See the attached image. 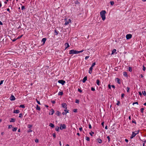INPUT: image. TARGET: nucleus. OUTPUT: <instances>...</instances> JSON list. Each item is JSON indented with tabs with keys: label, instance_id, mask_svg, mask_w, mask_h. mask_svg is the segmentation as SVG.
Here are the masks:
<instances>
[{
	"label": "nucleus",
	"instance_id": "f257e3e1",
	"mask_svg": "<svg viewBox=\"0 0 146 146\" xmlns=\"http://www.w3.org/2000/svg\"><path fill=\"white\" fill-rule=\"evenodd\" d=\"M106 13V12L105 10H102L100 12V16L103 21L105 20L106 19L105 14Z\"/></svg>",
	"mask_w": 146,
	"mask_h": 146
},
{
	"label": "nucleus",
	"instance_id": "f03ea898",
	"mask_svg": "<svg viewBox=\"0 0 146 146\" xmlns=\"http://www.w3.org/2000/svg\"><path fill=\"white\" fill-rule=\"evenodd\" d=\"M78 51L74 50H70L69 51L70 54H78Z\"/></svg>",
	"mask_w": 146,
	"mask_h": 146
},
{
	"label": "nucleus",
	"instance_id": "7ed1b4c3",
	"mask_svg": "<svg viewBox=\"0 0 146 146\" xmlns=\"http://www.w3.org/2000/svg\"><path fill=\"white\" fill-rule=\"evenodd\" d=\"M71 23V20L70 19H65V23L64 25H67L70 23Z\"/></svg>",
	"mask_w": 146,
	"mask_h": 146
},
{
	"label": "nucleus",
	"instance_id": "20e7f679",
	"mask_svg": "<svg viewBox=\"0 0 146 146\" xmlns=\"http://www.w3.org/2000/svg\"><path fill=\"white\" fill-rule=\"evenodd\" d=\"M138 133L139 131H138L133 132L131 137H135L137 134Z\"/></svg>",
	"mask_w": 146,
	"mask_h": 146
},
{
	"label": "nucleus",
	"instance_id": "39448f33",
	"mask_svg": "<svg viewBox=\"0 0 146 146\" xmlns=\"http://www.w3.org/2000/svg\"><path fill=\"white\" fill-rule=\"evenodd\" d=\"M66 128V126L64 124L62 125L60 124V129L61 130H62L63 129H64Z\"/></svg>",
	"mask_w": 146,
	"mask_h": 146
},
{
	"label": "nucleus",
	"instance_id": "423d86ee",
	"mask_svg": "<svg viewBox=\"0 0 146 146\" xmlns=\"http://www.w3.org/2000/svg\"><path fill=\"white\" fill-rule=\"evenodd\" d=\"M132 36V35L130 34L127 35L126 36L127 39H129L131 38Z\"/></svg>",
	"mask_w": 146,
	"mask_h": 146
},
{
	"label": "nucleus",
	"instance_id": "0eeeda50",
	"mask_svg": "<svg viewBox=\"0 0 146 146\" xmlns=\"http://www.w3.org/2000/svg\"><path fill=\"white\" fill-rule=\"evenodd\" d=\"M58 82L62 85H64L65 83V82L64 81L62 80H59L58 81Z\"/></svg>",
	"mask_w": 146,
	"mask_h": 146
},
{
	"label": "nucleus",
	"instance_id": "6e6552de",
	"mask_svg": "<svg viewBox=\"0 0 146 146\" xmlns=\"http://www.w3.org/2000/svg\"><path fill=\"white\" fill-rule=\"evenodd\" d=\"M10 100H11L13 101L15 100V98L13 95H11L10 97Z\"/></svg>",
	"mask_w": 146,
	"mask_h": 146
},
{
	"label": "nucleus",
	"instance_id": "1a4fd4ad",
	"mask_svg": "<svg viewBox=\"0 0 146 146\" xmlns=\"http://www.w3.org/2000/svg\"><path fill=\"white\" fill-rule=\"evenodd\" d=\"M62 107L63 108H65L66 109H67V107H66L67 105L65 103L62 104Z\"/></svg>",
	"mask_w": 146,
	"mask_h": 146
},
{
	"label": "nucleus",
	"instance_id": "9d476101",
	"mask_svg": "<svg viewBox=\"0 0 146 146\" xmlns=\"http://www.w3.org/2000/svg\"><path fill=\"white\" fill-rule=\"evenodd\" d=\"M46 38H43L41 40V42H43V44H44L46 40Z\"/></svg>",
	"mask_w": 146,
	"mask_h": 146
},
{
	"label": "nucleus",
	"instance_id": "9b49d317",
	"mask_svg": "<svg viewBox=\"0 0 146 146\" xmlns=\"http://www.w3.org/2000/svg\"><path fill=\"white\" fill-rule=\"evenodd\" d=\"M87 76L85 77L83 79V80H82L83 82V83H84L87 80Z\"/></svg>",
	"mask_w": 146,
	"mask_h": 146
},
{
	"label": "nucleus",
	"instance_id": "f8f14e48",
	"mask_svg": "<svg viewBox=\"0 0 146 146\" xmlns=\"http://www.w3.org/2000/svg\"><path fill=\"white\" fill-rule=\"evenodd\" d=\"M54 111L53 109H51L50 112L49 114H51V115H53V113H54Z\"/></svg>",
	"mask_w": 146,
	"mask_h": 146
},
{
	"label": "nucleus",
	"instance_id": "ddd939ff",
	"mask_svg": "<svg viewBox=\"0 0 146 146\" xmlns=\"http://www.w3.org/2000/svg\"><path fill=\"white\" fill-rule=\"evenodd\" d=\"M116 82L119 84H120V82L119 79L118 78H116L115 79Z\"/></svg>",
	"mask_w": 146,
	"mask_h": 146
},
{
	"label": "nucleus",
	"instance_id": "4468645a",
	"mask_svg": "<svg viewBox=\"0 0 146 146\" xmlns=\"http://www.w3.org/2000/svg\"><path fill=\"white\" fill-rule=\"evenodd\" d=\"M13 112L15 113H18L19 112V110H17L14 111Z\"/></svg>",
	"mask_w": 146,
	"mask_h": 146
},
{
	"label": "nucleus",
	"instance_id": "2eb2a0df",
	"mask_svg": "<svg viewBox=\"0 0 146 146\" xmlns=\"http://www.w3.org/2000/svg\"><path fill=\"white\" fill-rule=\"evenodd\" d=\"M97 141L98 142V143H102V140L99 138H98L97 139Z\"/></svg>",
	"mask_w": 146,
	"mask_h": 146
},
{
	"label": "nucleus",
	"instance_id": "dca6fc26",
	"mask_svg": "<svg viewBox=\"0 0 146 146\" xmlns=\"http://www.w3.org/2000/svg\"><path fill=\"white\" fill-rule=\"evenodd\" d=\"M116 50L115 49H114L112 51L111 54H113L116 51Z\"/></svg>",
	"mask_w": 146,
	"mask_h": 146
},
{
	"label": "nucleus",
	"instance_id": "f3484780",
	"mask_svg": "<svg viewBox=\"0 0 146 146\" xmlns=\"http://www.w3.org/2000/svg\"><path fill=\"white\" fill-rule=\"evenodd\" d=\"M36 109L38 110H40V107H39L37 105L36 106Z\"/></svg>",
	"mask_w": 146,
	"mask_h": 146
},
{
	"label": "nucleus",
	"instance_id": "a211bd4d",
	"mask_svg": "<svg viewBox=\"0 0 146 146\" xmlns=\"http://www.w3.org/2000/svg\"><path fill=\"white\" fill-rule=\"evenodd\" d=\"M49 126L52 127H54V125L52 123H50Z\"/></svg>",
	"mask_w": 146,
	"mask_h": 146
},
{
	"label": "nucleus",
	"instance_id": "6ab92c4d",
	"mask_svg": "<svg viewBox=\"0 0 146 146\" xmlns=\"http://www.w3.org/2000/svg\"><path fill=\"white\" fill-rule=\"evenodd\" d=\"M65 46H66V48L68 47L69 46V45L68 43H66L65 44Z\"/></svg>",
	"mask_w": 146,
	"mask_h": 146
},
{
	"label": "nucleus",
	"instance_id": "aec40b11",
	"mask_svg": "<svg viewBox=\"0 0 146 146\" xmlns=\"http://www.w3.org/2000/svg\"><path fill=\"white\" fill-rule=\"evenodd\" d=\"M123 75L124 76H127V73L126 72H123Z\"/></svg>",
	"mask_w": 146,
	"mask_h": 146
},
{
	"label": "nucleus",
	"instance_id": "412c9836",
	"mask_svg": "<svg viewBox=\"0 0 146 146\" xmlns=\"http://www.w3.org/2000/svg\"><path fill=\"white\" fill-rule=\"evenodd\" d=\"M63 94V93L62 92H58V95H62Z\"/></svg>",
	"mask_w": 146,
	"mask_h": 146
},
{
	"label": "nucleus",
	"instance_id": "4be33fe9",
	"mask_svg": "<svg viewBox=\"0 0 146 146\" xmlns=\"http://www.w3.org/2000/svg\"><path fill=\"white\" fill-rule=\"evenodd\" d=\"M19 107L20 108H25V106L24 105H23L21 104V105H20Z\"/></svg>",
	"mask_w": 146,
	"mask_h": 146
},
{
	"label": "nucleus",
	"instance_id": "5701e85b",
	"mask_svg": "<svg viewBox=\"0 0 146 146\" xmlns=\"http://www.w3.org/2000/svg\"><path fill=\"white\" fill-rule=\"evenodd\" d=\"M100 81L98 80H97L96 81V83L98 85H100Z\"/></svg>",
	"mask_w": 146,
	"mask_h": 146
},
{
	"label": "nucleus",
	"instance_id": "b1692460",
	"mask_svg": "<svg viewBox=\"0 0 146 146\" xmlns=\"http://www.w3.org/2000/svg\"><path fill=\"white\" fill-rule=\"evenodd\" d=\"M142 93L143 95L145 96L146 95V93L145 91H142Z\"/></svg>",
	"mask_w": 146,
	"mask_h": 146
},
{
	"label": "nucleus",
	"instance_id": "393cba45",
	"mask_svg": "<svg viewBox=\"0 0 146 146\" xmlns=\"http://www.w3.org/2000/svg\"><path fill=\"white\" fill-rule=\"evenodd\" d=\"M15 121V119L13 118H11L10 121L11 122H14Z\"/></svg>",
	"mask_w": 146,
	"mask_h": 146
},
{
	"label": "nucleus",
	"instance_id": "a878e982",
	"mask_svg": "<svg viewBox=\"0 0 146 146\" xmlns=\"http://www.w3.org/2000/svg\"><path fill=\"white\" fill-rule=\"evenodd\" d=\"M17 129V128L16 127H14L13 129H12V130L13 131H16Z\"/></svg>",
	"mask_w": 146,
	"mask_h": 146
},
{
	"label": "nucleus",
	"instance_id": "bb28decb",
	"mask_svg": "<svg viewBox=\"0 0 146 146\" xmlns=\"http://www.w3.org/2000/svg\"><path fill=\"white\" fill-rule=\"evenodd\" d=\"M32 127V126L31 125H28V128H31Z\"/></svg>",
	"mask_w": 146,
	"mask_h": 146
},
{
	"label": "nucleus",
	"instance_id": "cd10ccee",
	"mask_svg": "<svg viewBox=\"0 0 146 146\" xmlns=\"http://www.w3.org/2000/svg\"><path fill=\"white\" fill-rule=\"evenodd\" d=\"M128 70H129V71L130 72H131L132 71V68L131 67H129Z\"/></svg>",
	"mask_w": 146,
	"mask_h": 146
},
{
	"label": "nucleus",
	"instance_id": "c85d7f7f",
	"mask_svg": "<svg viewBox=\"0 0 146 146\" xmlns=\"http://www.w3.org/2000/svg\"><path fill=\"white\" fill-rule=\"evenodd\" d=\"M56 130L57 131H58L59 130V127H57L56 128Z\"/></svg>",
	"mask_w": 146,
	"mask_h": 146
},
{
	"label": "nucleus",
	"instance_id": "c756f323",
	"mask_svg": "<svg viewBox=\"0 0 146 146\" xmlns=\"http://www.w3.org/2000/svg\"><path fill=\"white\" fill-rule=\"evenodd\" d=\"M68 110H67V109H65L64 110V111L65 112H66V113H68Z\"/></svg>",
	"mask_w": 146,
	"mask_h": 146
},
{
	"label": "nucleus",
	"instance_id": "7c9ffc66",
	"mask_svg": "<svg viewBox=\"0 0 146 146\" xmlns=\"http://www.w3.org/2000/svg\"><path fill=\"white\" fill-rule=\"evenodd\" d=\"M35 142L36 143H38L39 142V140H38V139H36L35 140Z\"/></svg>",
	"mask_w": 146,
	"mask_h": 146
},
{
	"label": "nucleus",
	"instance_id": "2f4dec72",
	"mask_svg": "<svg viewBox=\"0 0 146 146\" xmlns=\"http://www.w3.org/2000/svg\"><path fill=\"white\" fill-rule=\"evenodd\" d=\"M94 133L93 132H91L90 133V135L92 136H93L92 135L94 134Z\"/></svg>",
	"mask_w": 146,
	"mask_h": 146
},
{
	"label": "nucleus",
	"instance_id": "473e14b6",
	"mask_svg": "<svg viewBox=\"0 0 146 146\" xmlns=\"http://www.w3.org/2000/svg\"><path fill=\"white\" fill-rule=\"evenodd\" d=\"M96 65V63L95 62H94L92 64V65L91 66V67H93L95 65Z\"/></svg>",
	"mask_w": 146,
	"mask_h": 146
},
{
	"label": "nucleus",
	"instance_id": "72a5a7b5",
	"mask_svg": "<svg viewBox=\"0 0 146 146\" xmlns=\"http://www.w3.org/2000/svg\"><path fill=\"white\" fill-rule=\"evenodd\" d=\"M144 110V109L143 108H141V112L142 113H143V112Z\"/></svg>",
	"mask_w": 146,
	"mask_h": 146
},
{
	"label": "nucleus",
	"instance_id": "f704fd0d",
	"mask_svg": "<svg viewBox=\"0 0 146 146\" xmlns=\"http://www.w3.org/2000/svg\"><path fill=\"white\" fill-rule=\"evenodd\" d=\"M36 101L37 103H38V104H39V105H40V102L38 101L37 100V99H36Z\"/></svg>",
	"mask_w": 146,
	"mask_h": 146
},
{
	"label": "nucleus",
	"instance_id": "c9c22d12",
	"mask_svg": "<svg viewBox=\"0 0 146 146\" xmlns=\"http://www.w3.org/2000/svg\"><path fill=\"white\" fill-rule=\"evenodd\" d=\"M127 92H129L130 88L129 87H127Z\"/></svg>",
	"mask_w": 146,
	"mask_h": 146
},
{
	"label": "nucleus",
	"instance_id": "e433bc0d",
	"mask_svg": "<svg viewBox=\"0 0 146 146\" xmlns=\"http://www.w3.org/2000/svg\"><path fill=\"white\" fill-rule=\"evenodd\" d=\"M79 100H76V102H76V103H78V104L79 103Z\"/></svg>",
	"mask_w": 146,
	"mask_h": 146
},
{
	"label": "nucleus",
	"instance_id": "4c0bfd02",
	"mask_svg": "<svg viewBox=\"0 0 146 146\" xmlns=\"http://www.w3.org/2000/svg\"><path fill=\"white\" fill-rule=\"evenodd\" d=\"M86 139L87 141H89L90 140V137H86Z\"/></svg>",
	"mask_w": 146,
	"mask_h": 146
},
{
	"label": "nucleus",
	"instance_id": "58836bf2",
	"mask_svg": "<svg viewBox=\"0 0 146 146\" xmlns=\"http://www.w3.org/2000/svg\"><path fill=\"white\" fill-rule=\"evenodd\" d=\"M110 3H111V5H112L114 4V2L113 1H111L110 2Z\"/></svg>",
	"mask_w": 146,
	"mask_h": 146
},
{
	"label": "nucleus",
	"instance_id": "ea45409f",
	"mask_svg": "<svg viewBox=\"0 0 146 146\" xmlns=\"http://www.w3.org/2000/svg\"><path fill=\"white\" fill-rule=\"evenodd\" d=\"M21 8V9L22 10H23L24 9H25V6H22Z\"/></svg>",
	"mask_w": 146,
	"mask_h": 146
},
{
	"label": "nucleus",
	"instance_id": "a19ab883",
	"mask_svg": "<svg viewBox=\"0 0 146 146\" xmlns=\"http://www.w3.org/2000/svg\"><path fill=\"white\" fill-rule=\"evenodd\" d=\"M84 51V50H81V51H78V53H80L82 52H83Z\"/></svg>",
	"mask_w": 146,
	"mask_h": 146
},
{
	"label": "nucleus",
	"instance_id": "79ce46f5",
	"mask_svg": "<svg viewBox=\"0 0 146 146\" xmlns=\"http://www.w3.org/2000/svg\"><path fill=\"white\" fill-rule=\"evenodd\" d=\"M143 69L144 71H145V67L144 66H143Z\"/></svg>",
	"mask_w": 146,
	"mask_h": 146
},
{
	"label": "nucleus",
	"instance_id": "37998d69",
	"mask_svg": "<svg viewBox=\"0 0 146 146\" xmlns=\"http://www.w3.org/2000/svg\"><path fill=\"white\" fill-rule=\"evenodd\" d=\"M62 114L63 115H66V112H63Z\"/></svg>",
	"mask_w": 146,
	"mask_h": 146
},
{
	"label": "nucleus",
	"instance_id": "c03bdc74",
	"mask_svg": "<svg viewBox=\"0 0 146 146\" xmlns=\"http://www.w3.org/2000/svg\"><path fill=\"white\" fill-rule=\"evenodd\" d=\"M3 80L1 81V82L0 83V85L2 84L3 83Z\"/></svg>",
	"mask_w": 146,
	"mask_h": 146
},
{
	"label": "nucleus",
	"instance_id": "a18cd8bd",
	"mask_svg": "<svg viewBox=\"0 0 146 146\" xmlns=\"http://www.w3.org/2000/svg\"><path fill=\"white\" fill-rule=\"evenodd\" d=\"M138 104V102H134L133 103V105H134V104Z\"/></svg>",
	"mask_w": 146,
	"mask_h": 146
},
{
	"label": "nucleus",
	"instance_id": "49530a36",
	"mask_svg": "<svg viewBox=\"0 0 146 146\" xmlns=\"http://www.w3.org/2000/svg\"><path fill=\"white\" fill-rule=\"evenodd\" d=\"M91 89L92 91H94L95 90V89L93 87L91 88Z\"/></svg>",
	"mask_w": 146,
	"mask_h": 146
},
{
	"label": "nucleus",
	"instance_id": "de8ad7c7",
	"mask_svg": "<svg viewBox=\"0 0 146 146\" xmlns=\"http://www.w3.org/2000/svg\"><path fill=\"white\" fill-rule=\"evenodd\" d=\"M22 116V114L21 113H20L19 115V117H21Z\"/></svg>",
	"mask_w": 146,
	"mask_h": 146
},
{
	"label": "nucleus",
	"instance_id": "09e8293b",
	"mask_svg": "<svg viewBox=\"0 0 146 146\" xmlns=\"http://www.w3.org/2000/svg\"><path fill=\"white\" fill-rule=\"evenodd\" d=\"M78 91L80 92H82V91L79 88H78Z\"/></svg>",
	"mask_w": 146,
	"mask_h": 146
},
{
	"label": "nucleus",
	"instance_id": "8fccbe9b",
	"mask_svg": "<svg viewBox=\"0 0 146 146\" xmlns=\"http://www.w3.org/2000/svg\"><path fill=\"white\" fill-rule=\"evenodd\" d=\"M12 127V125H9L8 126V128H11Z\"/></svg>",
	"mask_w": 146,
	"mask_h": 146
},
{
	"label": "nucleus",
	"instance_id": "3c124183",
	"mask_svg": "<svg viewBox=\"0 0 146 146\" xmlns=\"http://www.w3.org/2000/svg\"><path fill=\"white\" fill-rule=\"evenodd\" d=\"M92 69H93V67H92L91 66L89 70H92Z\"/></svg>",
	"mask_w": 146,
	"mask_h": 146
},
{
	"label": "nucleus",
	"instance_id": "603ef678",
	"mask_svg": "<svg viewBox=\"0 0 146 146\" xmlns=\"http://www.w3.org/2000/svg\"><path fill=\"white\" fill-rule=\"evenodd\" d=\"M124 96V94H122L121 95V97L122 98H123Z\"/></svg>",
	"mask_w": 146,
	"mask_h": 146
},
{
	"label": "nucleus",
	"instance_id": "864d4df0",
	"mask_svg": "<svg viewBox=\"0 0 146 146\" xmlns=\"http://www.w3.org/2000/svg\"><path fill=\"white\" fill-rule=\"evenodd\" d=\"M89 57V56H86L85 57V60H87V59Z\"/></svg>",
	"mask_w": 146,
	"mask_h": 146
},
{
	"label": "nucleus",
	"instance_id": "5fc2aeb1",
	"mask_svg": "<svg viewBox=\"0 0 146 146\" xmlns=\"http://www.w3.org/2000/svg\"><path fill=\"white\" fill-rule=\"evenodd\" d=\"M77 111V110L76 109H74V110L73 111L74 112H76Z\"/></svg>",
	"mask_w": 146,
	"mask_h": 146
},
{
	"label": "nucleus",
	"instance_id": "6e6d98bb",
	"mask_svg": "<svg viewBox=\"0 0 146 146\" xmlns=\"http://www.w3.org/2000/svg\"><path fill=\"white\" fill-rule=\"evenodd\" d=\"M125 141L127 142V143H128V140L127 139H125Z\"/></svg>",
	"mask_w": 146,
	"mask_h": 146
},
{
	"label": "nucleus",
	"instance_id": "4d7b16f0",
	"mask_svg": "<svg viewBox=\"0 0 146 146\" xmlns=\"http://www.w3.org/2000/svg\"><path fill=\"white\" fill-rule=\"evenodd\" d=\"M92 70H89V73L90 74H91L92 73Z\"/></svg>",
	"mask_w": 146,
	"mask_h": 146
},
{
	"label": "nucleus",
	"instance_id": "13d9d810",
	"mask_svg": "<svg viewBox=\"0 0 146 146\" xmlns=\"http://www.w3.org/2000/svg\"><path fill=\"white\" fill-rule=\"evenodd\" d=\"M55 33L56 35H57L58 34L56 30H55Z\"/></svg>",
	"mask_w": 146,
	"mask_h": 146
},
{
	"label": "nucleus",
	"instance_id": "bf43d9fd",
	"mask_svg": "<svg viewBox=\"0 0 146 146\" xmlns=\"http://www.w3.org/2000/svg\"><path fill=\"white\" fill-rule=\"evenodd\" d=\"M89 127L90 129H91L92 128L91 125L90 124L89 126Z\"/></svg>",
	"mask_w": 146,
	"mask_h": 146
},
{
	"label": "nucleus",
	"instance_id": "052dcab7",
	"mask_svg": "<svg viewBox=\"0 0 146 146\" xmlns=\"http://www.w3.org/2000/svg\"><path fill=\"white\" fill-rule=\"evenodd\" d=\"M139 95H140V96H141L142 95V93H141V92H139Z\"/></svg>",
	"mask_w": 146,
	"mask_h": 146
},
{
	"label": "nucleus",
	"instance_id": "680f3d73",
	"mask_svg": "<svg viewBox=\"0 0 146 146\" xmlns=\"http://www.w3.org/2000/svg\"><path fill=\"white\" fill-rule=\"evenodd\" d=\"M79 129L80 131H81L82 130V127H80L79 128Z\"/></svg>",
	"mask_w": 146,
	"mask_h": 146
},
{
	"label": "nucleus",
	"instance_id": "e2e57ef3",
	"mask_svg": "<svg viewBox=\"0 0 146 146\" xmlns=\"http://www.w3.org/2000/svg\"><path fill=\"white\" fill-rule=\"evenodd\" d=\"M53 137H55L56 136V135H55V133H53Z\"/></svg>",
	"mask_w": 146,
	"mask_h": 146
},
{
	"label": "nucleus",
	"instance_id": "0e129e2a",
	"mask_svg": "<svg viewBox=\"0 0 146 146\" xmlns=\"http://www.w3.org/2000/svg\"><path fill=\"white\" fill-rule=\"evenodd\" d=\"M132 122L133 123H134L135 124H136V122L135 121L133 120L132 121Z\"/></svg>",
	"mask_w": 146,
	"mask_h": 146
},
{
	"label": "nucleus",
	"instance_id": "69168bd1",
	"mask_svg": "<svg viewBox=\"0 0 146 146\" xmlns=\"http://www.w3.org/2000/svg\"><path fill=\"white\" fill-rule=\"evenodd\" d=\"M32 130L31 129H29L28 131V132H32Z\"/></svg>",
	"mask_w": 146,
	"mask_h": 146
},
{
	"label": "nucleus",
	"instance_id": "338daca9",
	"mask_svg": "<svg viewBox=\"0 0 146 146\" xmlns=\"http://www.w3.org/2000/svg\"><path fill=\"white\" fill-rule=\"evenodd\" d=\"M111 86L112 88H115V86L113 85H111Z\"/></svg>",
	"mask_w": 146,
	"mask_h": 146
},
{
	"label": "nucleus",
	"instance_id": "774afa93",
	"mask_svg": "<svg viewBox=\"0 0 146 146\" xmlns=\"http://www.w3.org/2000/svg\"><path fill=\"white\" fill-rule=\"evenodd\" d=\"M143 142H144V143H145L146 142V139L144 140V141H143Z\"/></svg>",
	"mask_w": 146,
	"mask_h": 146
}]
</instances>
